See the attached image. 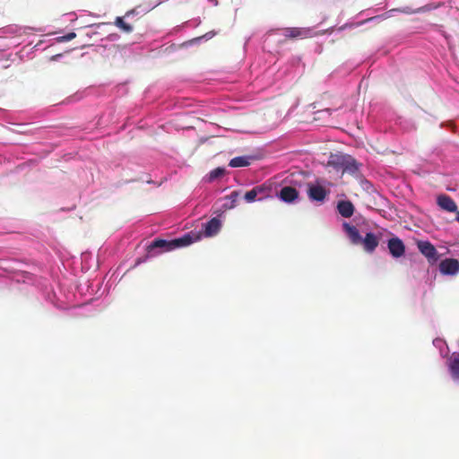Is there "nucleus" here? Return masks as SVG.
<instances>
[{
	"mask_svg": "<svg viewBox=\"0 0 459 459\" xmlns=\"http://www.w3.org/2000/svg\"><path fill=\"white\" fill-rule=\"evenodd\" d=\"M338 212L344 218H350L354 213V205L351 201H340L337 204Z\"/></svg>",
	"mask_w": 459,
	"mask_h": 459,
	"instance_id": "obj_13",
	"label": "nucleus"
},
{
	"mask_svg": "<svg viewBox=\"0 0 459 459\" xmlns=\"http://www.w3.org/2000/svg\"><path fill=\"white\" fill-rule=\"evenodd\" d=\"M448 368L452 378L459 382V353L453 354L447 361Z\"/></svg>",
	"mask_w": 459,
	"mask_h": 459,
	"instance_id": "obj_11",
	"label": "nucleus"
},
{
	"mask_svg": "<svg viewBox=\"0 0 459 459\" xmlns=\"http://www.w3.org/2000/svg\"><path fill=\"white\" fill-rule=\"evenodd\" d=\"M311 30L306 28H288L284 30V36L289 39H306L310 37Z\"/></svg>",
	"mask_w": 459,
	"mask_h": 459,
	"instance_id": "obj_9",
	"label": "nucleus"
},
{
	"mask_svg": "<svg viewBox=\"0 0 459 459\" xmlns=\"http://www.w3.org/2000/svg\"><path fill=\"white\" fill-rule=\"evenodd\" d=\"M59 56H60V55L53 56H52V59H53V60H55V59H56Z\"/></svg>",
	"mask_w": 459,
	"mask_h": 459,
	"instance_id": "obj_20",
	"label": "nucleus"
},
{
	"mask_svg": "<svg viewBox=\"0 0 459 459\" xmlns=\"http://www.w3.org/2000/svg\"><path fill=\"white\" fill-rule=\"evenodd\" d=\"M198 239H200V236L194 232H189L181 238L170 241L158 238L150 244L148 250L152 251L154 248H163L165 251H170L178 247L188 246Z\"/></svg>",
	"mask_w": 459,
	"mask_h": 459,
	"instance_id": "obj_2",
	"label": "nucleus"
},
{
	"mask_svg": "<svg viewBox=\"0 0 459 459\" xmlns=\"http://www.w3.org/2000/svg\"><path fill=\"white\" fill-rule=\"evenodd\" d=\"M328 194L329 191L320 185L308 186L307 195L312 201L323 202Z\"/></svg>",
	"mask_w": 459,
	"mask_h": 459,
	"instance_id": "obj_7",
	"label": "nucleus"
},
{
	"mask_svg": "<svg viewBox=\"0 0 459 459\" xmlns=\"http://www.w3.org/2000/svg\"><path fill=\"white\" fill-rule=\"evenodd\" d=\"M76 37V33L74 32H69L65 36L59 37L58 41L64 42V41H69L74 39Z\"/></svg>",
	"mask_w": 459,
	"mask_h": 459,
	"instance_id": "obj_19",
	"label": "nucleus"
},
{
	"mask_svg": "<svg viewBox=\"0 0 459 459\" xmlns=\"http://www.w3.org/2000/svg\"><path fill=\"white\" fill-rule=\"evenodd\" d=\"M329 163L341 168L343 173L351 175H355L359 170V163L350 155H332Z\"/></svg>",
	"mask_w": 459,
	"mask_h": 459,
	"instance_id": "obj_3",
	"label": "nucleus"
},
{
	"mask_svg": "<svg viewBox=\"0 0 459 459\" xmlns=\"http://www.w3.org/2000/svg\"><path fill=\"white\" fill-rule=\"evenodd\" d=\"M342 227L351 244L361 245L365 252L372 254L377 247L380 241V235L377 236L372 232H368L365 237L362 238L355 226L344 222Z\"/></svg>",
	"mask_w": 459,
	"mask_h": 459,
	"instance_id": "obj_1",
	"label": "nucleus"
},
{
	"mask_svg": "<svg viewBox=\"0 0 459 459\" xmlns=\"http://www.w3.org/2000/svg\"><path fill=\"white\" fill-rule=\"evenodd\" d=\"M132 13H133V12H126V16L130 15Z\"/></svg>",
	"mask_w": 459,
	"mask_h": 459,
	"instance_id": "obj_21",
	"label": "nucleus"
},
{
	"mask_svg": "<svg viewBox=\"0 0 459 459\" xmlns=\"http://www.w3.org/2000/svg\"><path fill=\"white\" fill-rule=\"evenodd\" d=\"M437 205L449 212H456V218L455 220L459 222V212H457V205L453 198H451L449 195H440L437 196Z\"/></svg>",
	"mask_w": 459,
	"mask_h": 459,
	"instance_id": "obj_5",
	"label": "nucleus"
},
{
	"mask_svg": "<svg viewBox=\"0 0 459 459\" xmlns=\"http://www.w3.org/2000/svg\"><path fill=\"white\" fill-rule=\"evenodd\" d=\"M114 24L124 32L130 33L133 31V26L126 23L122 17H117Z\"/></svg>",
	"mask_w": 459,
	"mask_h": 459,
	"instance_id": "obj_15",
	"label": "nucleus"
},
{
	"mask_svg": "<svg viewBox=\"0 0 459 459\" xmlns=\"http://www.w3.org/2000/svg\"><path fill=\"white\" fill-rule=\"evenodd\" d=\"M249 157L238 156L230 160L229 165L232 168L247 167L250 164Z\"/></svg>",
	"mask_w": 459,
	"mask_h": 459,
	"instance_id": "obj_14",
	"label": "nucleus"
},
{
	"mask_svg": "<svg viewBox=\"0 0 459 459\" xmlns=\"http://www.w3.org/2000/svg\"><path fill=\"white\" fill-rule=\"evenodd\" d=\"M257 194L258 200H263L269 195L270 189L264 185H260L253 187Z\"/></svg>",
	"mask_w": 459,
	"mask_h": 459,
	"instance_id": "obj_16",
	"label": "nucleus"
},
{
	"mask_svg": "<svg viewBox=\"0 0 459 459\" xmlns=\"http://www.w3.org/2000/svg\"><path fill=\"white\" fill-rule=\"evenodd\" d=\"M387 247L394 258H400L405 254V246L402 239H400L398 237L391 238L388 240Z\"/></svg>",
	"mask_w": 459,
	"mask_h": 459,
	"instance_id": "obj_6",
	"label": "nucleus"
},
{
	"mask_svg": "<svg viewBox=\"0 0 459 459\" xmlns=\"http://www.w3.org/2000/svg\"><path fill=\"white\" fill-rule=\"evenodd\" d=\"M225 174V169L223 168H216L213 170H212L209 174V180L212 181L216 178H219L222 177Z\"/></svg>",
	"mask_w": 459,
	"mask_h": 459,
	"instance_id": "obj_17",
	"label": "nucleus"
},
{
	"mask_svg": "<svg viewBox=\"0 0 459 459\" xmlns=\"http://www.w3.org/2000/svg\"><path fill=\"white\" fill-rule=\"evenodd\" d=\"M439 270L443 274L454 275L459 272V262L454 258H446L439 264Z\"/></svg>",
	"mask_w": 459,
	"mask_h": 459,
	"instance_id": "obj_8",
	"label": "nucleus"
},
{
	"mask_svg": "<svg viewBox=\"0 0 459 459\" xmlns=\"http://www.w3.org/2000/svg\"><path fill=\"white\" fill-rule=\"evenodd\" d=\"M221 228V222L218 218H212L204 224V235L206 237L215 236Z\"/></svg>",
	"mask_w": 459,
	"mask_h": 459,
	"instance_id": "obj_10",
	"label": "nucleus"
},
{
	"mask_svg": "<svg viewBox=\"0 0 459 459\" xmlns=\"http://www.w3.org/2000/svg\"><path fill=\"white\" fill-rule=\"evenodd\" d=\"M417 246L420 252L428 258L429 263L433 264L438 260V253L429 241H419Z\"/></svg>",
	"mask_w": 459,
	"mask_h": 459,
	"instance_id": "obj_4",
	"label": "nucleus"
},
{
	"mask_svg": "<svg viewBox=\"0 0 459 459\" xmlns=\"http://www.w3.org/2000/svg\"><path fill=\"white\" fill-rule=\"evenodd\" d=\"M279 196L282 201L291 203L298 198L299 192L295 187L284 186L281 189Z\"/></svg>",
	"mask_w": 459,
	"mask_h": 459,
	"instance_id": "obj_12",
	"label": "nucleus"
},
{
	"mask_svg": "<svg viewBox=\"0 0 459 459\" xmlns=\"http://www.w3.org/2000/svg\"><path fill=\"white\" fill-rule=\"evenodd\" d=\"M244 199L247 202V203H253L255 202V200H258V197H257V194L256 192L255 191L254 188H252L251 190L247 191L245 195H244Z\"/></svg>",
	"mask_w": 459,
	"mask_h": 459,
	"instance_id": "obj_18",
	"label": "nucleus"
}]
</instances>
